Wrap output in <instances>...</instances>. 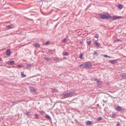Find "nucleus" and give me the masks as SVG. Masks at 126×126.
I'll list each match as a JSON object with an SVG mask.
<instances>
[{"instance_id":"393cba45","label":"nucleus","mask_w":126,"mask_h":126,"mask_svg":"<svg viewBox=\"0 0 126 126\" xmlns=\"http://www.w3.org/2000/svg\"><path fill=\"white\" fill-rule=\"evenodd\" d=\"M17 67H18V68H20L21 67H22V65L21 64H18L17 65Z\"/></svg>"},{"instance_id":"a211bd4d","label":"nucleus","mask_w":126,"mask_h":126,"mask_svg":"<svg viewBox=\"0 0 126 126\" xmlns=\"http://www.w3.org/2000/svg\"><path fill=\"white\" fill-rule=\"evenodd\" d=\"M45 118H46V119H48V120H51V117H50L49 115H46L45 116Z\"/></svg>"},{"instance_id":"6ab92c4d","label":"nucleus","mask_w":126,"mask_h":126,"mask_svg":"<svg viewBox=\"0 0 126 126\" xmlns=\"http://www.w3.org/2000/svg\"><path fill=\"white\" fill-rule=\"evenodd\" d=\"M21 75L23 77H26V75L24 74V72H21Z\"/></svg>"},{"instance_id":"39448f33","label":"nucleus","mask_w":126,"mask_h":126,"mask_svg":"<svg viewBox=\"0 0 126 126\" xmlns=\"http://www.w3.org/2000/svg\"><path fill=\"white\" fill-rule=\"evenodd\" d=\"M14 28V25L13 24H11L9 26H6V29L7 30H8L9 29H12Z\"/></svg>"},{"instance_id":"7ed1b4c3","label":"nucleus","mask_w":126,"mask_h":126,"mask_svg":"<svg viewBox=\"0 0 126 126\" xmlns=\"http://www.w3.org/2000/svg\"><path fill=\"white\" fill-rule=\"evenodd\" d=\"M92 64L91 63L88 62L80 65V66H84V67H90Z\"/></svg>"},{"instance_id":"a19ab883","label":"nucleus","mask_w":126,"mask_h":126,"mask_svg":"<svg viewBox=\"0 0 126 126\" xmlns=\"http://www.w3.org/2000/svg\"><path fill=\"white\" fill-rule=\"evenodd\" d=\"M1 61V58H0V62Z\"/></svg>"},{"instance_id":"f257e3e1","label":"nucleus","mask_w":126,"mask_h":126,"mask_svg":"<svg viewBox=\"0 0 126 126\" xmlns=\"http://www.w3.org/2000/svg\"><path fill=\"white\" fill-rule=\"evenodd\" d=\"M74 96V92H70L67 93L63 94L61 95V98L62 99H66V98H70V97H73Z\"/></svg>"},{"instance_id":"4be33fe9","label":"nucleus","mask_w":126,"mask_h":126,"mask_svg":"<svg viewBox=\"0 0 126 126\" xmlns=\"http://www.w3.org/2000/svg\"><path fill=\"white\" fill-rule=\"evenodd\" d=\"M32 64H31V63H30V64H28V65H27V67H28V68H30V67H32Z\"/></svg>"},{"instance_id":"b1692460","label":"nucleus","mask_w":126,"mask_h":126,"mask_svg":"<svg viewBox=\"0 0 126 126\" xmlns=\"http://www.w3.org/2000/svg\"><path fill=\"white\" fill-rule=\"evenodd\" d=\"M87 44L89 46V45H91V41L89 40L87 42Z\"/></svg>"},{"instance_id":"412c9836","label":"nucleus","mask_w":126,"mask_h":126,"mask_svg":"<svg viewBox=\"0 0 126 126\" xmlns=\"http://www.w3.org/2000/svg\"><path fill=\"white\" fill-rule=\"evenodd\" d=\"M63 56H68V52H63Z\"/></svg>"},{"instance_id":"f3484780","label":"nucleus","mask_w":126,"mask_h":126,"mask_svg":"<svg viewBox=\"0 0 126 126\" xmlns=\"http://www.w3.org/2000/svg\"><path fill=\"white\" fill-rule=\"evenodd\" d=\"M34 46V47H37V48H39V47H40V44L35 43Z\"/></svg>"},{"instance_id":"4c0bfd02","label":"nucleus","mask_w":126,"mask_h":126,"mask_svg":"<svg viewBox=\"0 0 126 126\" xmlns=\"http://www.w3.org/2000/svg\"><path fill=\"white\" fill-rule=\"evenodd\" d=\"M40 113H41V114H43V113H44L43 111H40Z\"/></svg>"},{"instance_id":"c85d7f7f","label":"nucleus","mask_w":126,"mask_h":126,"mask_svg":"<svg viewBox=\"0 0 126 126\" xmlns=\"http://www.w3.org/2000/svg\"><path fill=\"white\" fill-rule=\"evenodd\" d=\"M63 43H65L66 42V38H64L63 41Z\"/></svg>"},{"instance_id":"7c9ffc66","label":"nucleus","mask_w":126,"mask_h":126,"mask_svg":"<svg viewBox=\"0 0 126 126\" xmlns=\"http://www.w3.org/2000/svg\"><path fill=\"white\" fill-rule=\"evenodd\" d=\"M54 61H59V58H54Z\"/></svg>"},{"instance_id":"473e14b6","label":"nucleus","mask_w":126,"mask_h":126,"mask_svg":"<svg viewBox=\"0 0 126 126\" xmlns=\"http://www.w3.org/2000/svg\"><path fill=\"white\" fill-rule=\"evenodd\" d=\"M97 52H94V56H96V55H97Z\"/></svg>"},{"instance_id":"9b49d317","label":"nucleus","mask_w":126,"mask_h":126,"mask_svg":"<svg viewBox=\"0 0 126 126\" xmlns=\"http://www.w3.org/2000/svg\"><path fill=\"white\" fill-rule=\"evenodd\" d=\"M120 76L123 78H126V73L121 74Z\"/></svg>"},{"instance_id":"f03ea898","label":"nucleus","mask_w":126,"mask_h":126,"mask_svg":"<svg viewBox=\"0 0 126 126\" xmlns=\"http://www.w3.org/2000/svg\"><path fill=\"white\" fill-rule=\"evenodd\" d=\"M98 16L101 19H110L111 18V16H109L108 14H99Z\"/></svg>"},{"instance_id":"2f4dec72","label":"nucleus","mask_w":126,"mask_h":126,"mask_svg":"<svg viewBox=\"0 0 126 126\" xmlns=\"http://www.w3.org/2000/svg\"><path fill=\"white\" fill-rule=\"evenodd\" d=\"M116 116V114L115 113L113 114L111 116L112 118H115V116Z\"/></svg>"},{"instance_id":"20e7f679","label":"nucleus","mask_w":126,"mask_h":126,"mask_svg":"<svg viewBox=\"0 0 126 126\" xmlns=\"http://www.w3.org/2000/svg\"><path fill=\"white\" fill-rule=\"evenodd\" d=\"M122 18H123V17L115 16L112 17L111 20H117L118 19H121Z\"/></svg>"},{"instance_id":"2eb2a0df","label":"nucleus","mask_w":126,"mask_h":126,"mask_svg":"<svg viewBox=\"0 0 126 126\" xmlns=\"http://www.w3.org/2000/svg\"><path fill=\"white\" fill-rule=\"evenodd\" d=\"M79 58L81 60H83L84 59V58L83 57V54H80V55H79Z\"/></svg>"},{"instance_id":"58836bf2","label":"nucleus","mask_w":126,"mask_h":126,"mask_svg":"<svg viewBox=\"0 0 126 126\" xmlns=\"http://www.w3.org/2000/svg\"><path fill=\"white\" fill-rule=\"evenodd\" d=\"M80 44H83V42L82 41H80Z\"/></svg>"},{"instance_id":"9d476101","label":"nucleus","mask_w":126,"mask_h":126,"mask_svg":"<svg viewBox=\"0 0 126 126\" xmlns=\"http://www.w3.org/2000/svg\"><path fill=\"white\" fill-rule=\"evenodd\" d=\"M115 110L116 111H118V112H121V111H122L123 109H122V107H121L120 106H118Z\"/></svg>"},{"instance_id":"ddd939ff","label":"nucleus","mask_w":126,"mask_h":126,"mask_svg":"<svg viewBox=\"0 0 126 126\" xmlns=\"http://www.w3.org/2000/svg\"><path fill=\"white\" fill-rule=\"evenodd\" d=\"M8 64H10L11 65H13V64H14V61L8 62Z\"/></svg>"},{"instance_id":"1a4fd4ad","label":"nucleus","mask_w":126,"mask_h":126,"mask_svg":"<svg viewBox=\"0 0 126 126\" xmlns=\"http://www.w3.org/2000/svg\"><path fill=\"white\" fill-rule=\"evenodd\" d=\"M118 7V8H119V9H123V8L124 7V5L122 4H119Z\"/></svg>"},{"instance_id":"f8f14e48","label":"nucleus","mask_w":126,"mask_h":126,"mask_svg":"<svg viewBox=\"0 0 126 126\" xmlns=\"http://www.w3.org/2000/svg\"><path fill=\"white\" fill-rule=\"evenodd\" d=\"M92 122H91L90 121H87L86 122V124L87 126H90V125H92Z\"/></svg>"},{"instance_id":"c9c22d12","label":"nucleus","mask_w":126,"mask_h":126,"mask_svg":"<svg viewBox=\"0 0 126 126\" xmlns=\"http://www.w3.org/2000/svg\"><path fill=\"white\" fill-rule=\"evenodd\" d=\"M103 57H104L105 58H108V57H109V56H108V55H105L103 56Z\"/></svg>"},{"instance_id":"4468645a","label":"nucleus","mask_w":126,"mask_h":126,"mask_svg":"<svg viewBox=\"0 0 126 126\" xmlns=\"http://www.w3.org/2000/svg\"><path fill=\"white\" fill-rule=\"evenodd\" d=\"M94 45H95V46H96V47H99L100 46V43L97 42L96 41H95L94 43Z\"/></svg>"},{"instance_id":"cd10ccee","label":"nucleus","mask_w":126,"mask_h":126,"mask_svg":"<svg viewBox=\"0 0 126 126\" xmlns=\"http://www.w3.org/2000/svg\"><path fill=\"white\" fill-rule=\"evenodd\" d=\"M34 119H39V116L37 114H35Z\"/></svg>"},{"instance_id":"5701e85b","label":"nucleus","mask_w":126,"mask_h":126,"mask_svg":"<svg viewBox=\"0 0 126 126\" xmlns=\"http://www.w3.org/2000/svg\"><path fill=\"white\" fill-rule=\"evenodd\" d=\"M44 60H45V61H46L47 62H49V61H51V59L48 58H46L44 59Z\"/></svg>"},{"instance_id":"dca6fc26","label":"nucleus","mask_w":126,"mask_h":126,"mask_svg":"<svg viewBox=\"0 0 126 126\" xmlns=\"http://www.w3.org/2000/svg\"><path fill=\"white\" fill-rule=\"evenodd\" d=\"M110 63H112V64H114V63H116V61L115 60H111L110 61Z\"/></svg>"},{"instance_id":"79ce46f5","label":"nucleus","mask_w":126,"mask_h":126,"mask_svg":"<svg viewBox=\"0 0 126 126\" xmlns=\"http://www.w3.org/2000/svg\"><path fill=\"white\" fill-rule=\"evenodd\" d=\"M117 126H120V124H118Z\"/></svg>"},{"instance_id":"423d86ee","label":"nucleus","mask_w":126,"mask_h":126,"mask_svg":"<svg viewBox=\"0 0 126 126\" xmlns=\"http://www.w3.org/2000/svg\"><path fill=\"white\" fill-rule=\"evenodd\" d=\"M92 80V81H95V82H97V83L98 84V85H100V84H101V81L97 79L94 78Z\"/></svg>"},{"instance_id":"aec40b11","label":"nucleus","mask_w":126,"mask_h":126,"mask_svg":"<svg viewBox=\"0 0 126 126\" xmlns=\"http://www.w3.org/2000/svg\"><path fill=\"white\" fill-rule=\"evenodd\" d=\"M48 54H49V55H53V50H49L48 51Z\"/></svg>"},{"instance_id":"72a5a7b5","label":"nucleus","mask_w":126,"mask_h":126,"mask_svg":"<svg viewBox=\"0 0 126 126\" xmlns=\"http://www.w3.org/2000/svg\"><path fill=\"white\" fill-rule=\"evenodd\" d=\"M53 92H57L58 93V91L56 89L53 90Z\"/></svg>"},{"instance_id":"6e6552de","label":"nucleus","mask_w":126,"mask_h":126,"mask_svg":"<svg viewBox=\"0 0 126 126\" xmlns=\"http://www.w3.org/2000/svg\"><path fill=\"white\" fill-rule=\"evenodd\" d=\"M10 54H11V53L10 52V49H8L6 51V56H10Z\"/></svg>"},{"instance_id":"bb28decb","label":"nucleus","mask_w":126,"mask_h":126,"mask_svg":"<svg viewBox=\"0 0 126 126\" xmlns=\"http://www.w3.org/2000/svg\"><path fill=\"white\" fill-rule=\"evenodd\" d=\"M50 44V41H47L44 43V45H46V46H48Z\"/></svg>"},{"instance_id":"ea45409f","label":"nucleus","mask_w":126,"mask_h":126,"mask_svg":"<svg viewBox=\"0 0 126 126\" xmlns=\"http://www.w3.org/2000/svg\"><path fill=\"white\" fill-rule=\"evenodd\" d=\"M108 58H109V59H111V57L110 56H108Z\"/></svg>"},{"instance_id":"c756f323","label":"nucleus","mask_w":126,"mask_h":126,"mask_svg":"<svg viewBox=\"0 0 126 126\" xmlns=\"http://www.w3.org/2000/svg\"><path fill=\"white\" fill-rule=\"evenodd\" d=\"M97 121H102V117H99L97 119Z\"/></svg>"},{"instance_id":"f704fd0d","label":"nucleus","mask_w":126,"mask_h":126,"mask_svg":"<svg viewBox=\"0 0 126 126\" xmlns=\"http://www.w3.org/2000/svg\"><path fill=\"white\" fill-rule=\"evenodd\" d=\"M95 37V38H99V35H98V34H96Z\"/></svg>"},{"instance_id":"0eeeda50","label":"nucleus","mask_w":126,"mask_h":126,"mask_svg":"<svg viewBox=\"0 0 126 126\" xmlns=\"http://www.w3.org/2000/svg\"><path fill=\"white\" fill-rule=\"evenodd\" d=\"M30 90L31 92H32V93H34V92H36V90H35V88L32 87H30Z\"/></svg>"},{"instance_id":"e433bc0d","label":"nucleus","mask_w":126,"mask_h":126,"mask_svg":"<svg viewBox=\"0 0 126 126\" xmlns=\"http://www.w3.org/2000/svg\"><path fill=\"white\" fill-rule=\"evenodd\" d=\"M26 115H27L28 116H30V114H29V112H27Z\"/></svg>"},{"instance_id":"a878e982","label":"nucleus","mask_w":126,"mask_h":126,"mask_svg":"<svg viewBox=\"0 0 126 126\" xmlns=\"http://www.w3.org/2000/svg\"><path fill=\"white\" fill-rule=\"evenodd\" d=\"M121 41H122V40L120 39H117L116 40H115V42H121Z\"/></svg>"}]
</instances>
